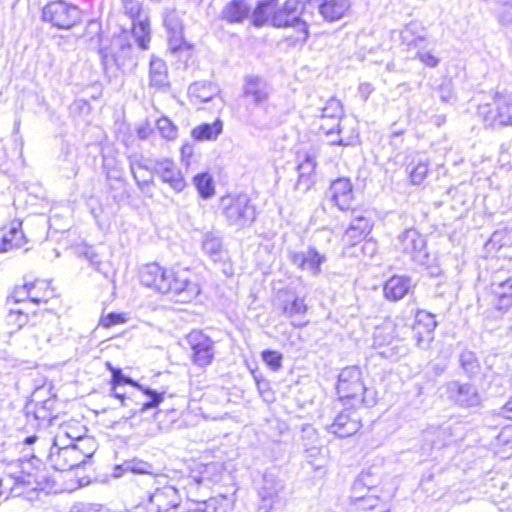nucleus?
I'll return each mask as SVG.
<instances>
[{
  "label": "nucleus",
  "instance_id": "8fccbe9b",
  "mask_svg": "<svg viewBox=\"0 0 512 512\" xmlns=\"http://www.w3.org/2000/svg\"><path fill=\"white\" fill-rule=\"evenodd\" d=\"M374 485L375 482L371 479V473L369 471L362 472L353 484L352 493H361L365 488H367L368 493H370Z\"/></svg>",
  "mask_w": 512,
  "mask_h": 512
},
{
  "label": "nucleus",
  "instance_id": "5fc2aeb1",
  "mask_svg": "<svg viewBox=\"0 0 512 512\" xmlns=\"http://www.w3.org/2000/svg\"><path fill=\"white\" fill-rule=\"evenodd\" d=\"M505 271H498L492 278L491 291L492 293H501L500 287L506 283V281H512V277L506 275Z\"/></svg>",
  "mask_w": 512,
  "mask_h": 512
},
{
  "label": "nucleus",
  "instance_id": "9b49d317",
  "mask_svg": "<svg viewBox=\"0 0 512 512\" xmlns=\"http://www.w3.org/2000/svg\"><path fill=\"white\" fill-rule=\"evenodd\" d=\"M479 115L487 126H512V95L496 94L493 104L479 108Z\"/></svg>",
  "mask_w": 512,
  "mask_h": 512
},
{
  "label": "nucleus",
  "instance_id": "2f4dec72",
  "mask_svg": "<svg viewBox=\"0 0 512 512\" xmlns=\"http://www.w3.org/2000/svg\"><path fill=\"white\" fill-rule=\"evenodd\" d=\"M348 0H324L319 6V12L324 19L333 22L340 19L349 9Z\"/></svg>",
  "mask_w": 512,
  "mask_h": 512
},
{
  "label": "nucleus",
  "instance_id": "e433bc0d",
  "mask_svg": "<svg viewBox=\"0 0 512 512\" xmlns=\"http://www.w3.org/2000/svg\"><path fill=\"white\" fill-rule=\"evenodd\" d=\"M38 344L50 343L58 336V321L52 318L41 323L40 327L33 334Z\"/></svg>",
  "mask_w": 512,
  "mask_h": 512
},
{
  "label": "nucleus",
  "instance_id": "f3484780",
  "mask_svg": "<svg viewBox=\"0 0 512 512\" xmlns=\"http://www.w3.org/2000/svg\"><path fill=\"white\" fill-rule=\"evenodd\" d=\"M445 387L448 399L461 407H475L481 402L480 394L472 384L450 381Z\"/></svg>",
  "mask_w": 512,
  "mask_h": 512
},
{
  "label": "nucleus",
  "instance_id": "0eeeda50",
  "mask_svg": "<svg viewBox=\"0 0 512 512\" xmlns=\"http://www.w3.org/2000/svg\"><path fill=\"white\" fill-rule=\"evenodd\" d=\"M336 389L340 400H352L354 406L370 404L365 398L368 390L362 382L361 370L356 366L346 367L340 372Z\"/></svg>",
  "mask_w": 512,
  "mask_h": 512
},
{
  "label": "nucleus",
  "instance_id": "4be33fe9",
  "mask_svg": "<svg viewBox=\"0 0 512 512\" xmlns=\"http://www.w3.org/2000/svg\"><path fill=\"white\" fill-rule=\"evenodd\" d=\"M164 25L168 32V45L172 52H177L187 43L183 37V23L179 13L175 10L167 11L164 16Z\"/></svg>",
  "mask_w": 512,
  "mask_h": 512
},
{
  "label": "nucleus",
  "instance_id": "72a5a7b5",
  "mask_svg": "<svg viewBox=\"0 0 512 512\" xmlns=\"http://www.w3.org/2000/svg\"><path fill=\"white\" fill-rule=\"evenodd\" d=\"M223 131V123L217 119L213 123H203L193 128L191 135L197 141H214Z\"/></svg>",
  "mask_w": 512,
  "mask_h": 512
},
{
  "label": "nucleus",
  "instance_id": "f704fd0d",
  "mask_svg": "<svg viewBox=\"0 0 512 512\" xmlns=\"http://www.w3.org/2000/svg\"><path fill=\"white\" fill-rule=\"evenodd\" d=\"M283 488L282 483L272 473L263 475L262 485L259 488V496L263 503H272L279 491Z\"/></svg>",
  "mask_w": 512,
  "mask_h": 512
},
{
  "label": "nucleus",
  "instance_id": "6e6552de",
  "mask_svg": "<svg viewBox=\"0 0 512 512\" xmlns=\"http://www.w3.org/2000/svg\"><path fill=\"white\" fill-rule=\"evenodd\" d=\"M398 326L391 322H384L375 328L373 334L374 346L387 348L380 352V355L391 360H397L407 353L406 346L398 339Z\"/></svg>",
  "mask_w": 512,
  "mask_h": 512
},
{
  "label": "nucleus",
  "instance_id": "ddd939ff",
  "mask_svg": "<svg viewBox=\"0 0 512 512\" xmlns=\"http://www.w3.org/2000/svg\"><path fill=\"white\" fill-rule=\"evenodd\" d=\"M55 296V291L51 287L50 282L46 280H36L33 283H25L21 287L15 288L9 301L14 303H30L40 304L47 303L49 299Z\"/></svg>",
  "mask_w": 512,
  "mask_h": 512
},
{
  "label": "nucleus",
  "instance_id": "79ce46f5",
  "mask_svg": "<svg viewBox=\"0 0 512 512\" xmlns=\"http://www.w3.org/2000/svg\"><path fill=\"white\" fill-rule=\"evenodd\" d=\"M501 293H492L495 297V306L499 310H505L512 305V281H506L500 287Z\"/></svg>",
  "mask_w": 512,
  "mask_h": 512
},
{
  "label": "nucleus",
  "instance_id": "0e129e2a",
  "mask_svg": "<svg viewBox=\"0 0 512 512\" xmlns=\"http://www.w3.org/2000/svg\"><path fill=\"white\" fill-rule=\"evenodd\" d=\"M500 415L506 419L512 420V398L501 408Z\"/></svg>",
  "mask_w": 512,
  "mask_h": 512
},
{
  "label": "nucleus",
  "instance_id": "473e14b6",
  "mask_svg": "<svg viewBox=\"0 0 512 512\" xmlns=\"http://www.w3.org/2000/svg\"><path fill=\"white\" fill-rule=\"evenodd\" d=\"M202 249L214 262L221 261L226 256V251L223 248L222 239L210 232H207L203 235Z\"/></svg>",
  "mask_w": 512,
  "mask_h": 512
},
{
  "label": "nucleus",
  "instance_id": "603ef678",
  "mask_svg": "<svg viewBox=\"0 0 512 512\" xmlns=\"http://www.w3.org/2000/svg\"><path fill=\"white\" fill-rule=\"evenodd\" d=\"M437 439L433 440V445L436 447H443L452 442V427L442 426L436 431Z\"/></svg>",
  "mask_w": 512,
  "mask_h": 512
},
{
  "label": "nucleus",
  "instance_id": "052dcab7",
  "mask_svg": "<svg viewBox=\"0 0 512 512\" xmlns=\"http://www.w3.org/2000/svg\"><path fill=\"white\" fill-rule=\"evenodd\" d=\"M498 440L505 444L512 446V429L505 427L498 435Z\"/></svg>",
  "mask_w": 512,
  "mask_h": 512
},
{
  "label": "nucleus",
  "instance_id": "412c9836",
  "mask_svg": "<svg viewBox=\"0 0 512 512\" xmlns=\"http://www.w3.org/2000/svg\"><path fill=\"white\" fill-rule=\"evenodd\" d=\"M299 163L297 165L298 179L295 183V189L301 193L308 192L315 184L316 174L315 169L317 166L316 159L313 155L305 154L301 159L298 156Z\"/></svg>",
  "mask_w": 512,
  "mask_h": 512
},
{
  "label": "nucleus",
  "instance_id": "49530a36",
  "mask_svg": "<svg viewBox=\"0 0 512 512\" xmlns=\"http://www.w3.org/2000/svg\"><path fill=\"white\" fill-rule=\"evenodd\" d=\"M124 470L135 474H154V466L146 461L134 459L124 464Z\"/></svg>",
  "mask_w": 512,
  "mask_h": 512
},
{
  "label": "nucleus",
  "instance_id": "ea45409f",
  "mask_svg": "<svg viewBox=\"0 0 512 512\" xmlns=\"http://www.w3.org/2000/svg\"><path fill=\"white\" fill-rule=\"evenodd\" d=\"M437 326L435 316L427 311H418L415 316L414 329H422L424 332L433 333Z\"/></svg>",
  "mask_w": 512,
  "mask_h": 512
},
{
  "label": "nucleus",
  "instance_id": "7ed1b4c3",
  "mask_svg": "<svg viewBox=\"0 0 512 512\" xmlns=\"http://www.w3.org/2000/svg\"><path fill=\"white\" fill-rule=\"evenodd\" d=\"M97 444L93 438L80 437L75 443L58 447L56 442L50 447L48 461L56 471H70L86 463L95 453Z\"/></svg>",
  "mask_w": 512,
  "mask_h": 512
},
{
  "label": "nucleus",
  "instance_id": "a878e982",
  "mask_svg": "<svg viewBox=\"0 0 512 512\" xmlns=\"http://www.w3.org/2000/svg\"><path fill=\"white\" fill-rule=\"evenodd\" d=\"M372 224L364 216H356L346 229L343 235V241L348 245H355L361 242L371 231Z\"/></svg>",
  "mask_w": 512,
  "mask_h": 512
},
{
  "label": "nucleus",
  "instance_id": "f8f14e48",
  "mask_svg": "<svg viewBox=\"0 0 512 512\" xmlns=\"http://www.w3.org/2000/svg\"><path fill=\"white\" fill-rule=\"evenodd\" d=\"M123 9L132 21V34L138 46L148 49L151 33L148 13L138 0H123Z\"/></svg>",
  "mask_w": 512,
  "mask_h": 512
},
{
  "label": "nucleus",
  "instance_id": "13d9d810",
  "mask_svg": "<svg viewBox=\"0 0 512 512\" xmlns=\"http://www.w3.org/2000/svg\"><path fill=\"white\" fill-rule=\"evenodd\" d=\"M320 129L327 136H334V134H340L341 133L340 127L337 128V126L335 125V122H331V121H322L320 123Z\"/></svg>",
  "mask_w": 512,
  "mask_h": 512
},
{
  "label": "nucleus",
  "instance_id": "09e8293b",
  "mask_svg": "<svg viewBox=\"0 0 512 512\" xmlns=\"http://www.w3.org/2000/svg\"><path fill=\"white\" fill-rule=\"evenodd\" d=\"M429 171V165L427 161L418 162L409 172L410 181L414 185L421 184L426 178Z\"/></svg>",
  "mask_w": 512,
  "mask_h": 512
},
{
  "label": "nucleus",
  "instance_id": "680f3d73",
  "mask_svg": "<svg viewBox=\"0 0 512 512\" xmlns=\"http://www.w3.org/2000/svg\"><path fill=\"white\" fill-rule=\"evenodd\" d=\"M116 389H117L116 386H112L113 396L121 401L122 406L130 407V402H133L132 397H130V396L126 397L125 394L117 392Z\"/></svg>",
  "mask_w": 512,
  "mask_h": 512
},
{
  "label": "nucleus",
  "instance_id": "e2e57ef3",
  "mask_svg": "<svg viewBox=\"0 0 512 512\" xmlns=\"http://www.w3.org/2000/svg\"><path fill=\"white\" fill-rule=\"evenodd\" d=\"M70 512H111L108 509L97 506L74 507Z\"/></svg>",
  "mask_w": 512,
  "mask_h": 512
},
{
  "label": "nucleus",
  "instance_id": "338daca9",
  "mask_svg": "<svg viewBox=\"0 0 512 512\" xmlns=\"http://www.w3.org/2000/svg\"><path fill=\"white\" fill-rule=\"evenodd\" d=\"M194 149L191 144H184L181 147V155L183 158H190L193 155Z\"/></svg>",
  "mask_w": 512,
  "mask_h": 512
},
{
  "label": "nucleus",
  "instance_id": "aec40b11",
  "mask_svg": "<svg viewBox=\"0 0 512 512\" xmlns=\"http://www.w3.org/2000/svg\"><path fill=\"white\" fill-rule=\"evenodd\" d=\"M361 428L360 415L356 409L340 412L329 425L328 430L340 438L350 437Z\"/></svg>",
  "mask_w": 512,
  "mask_h": 512
},
{
  "label": "nucleus",
  "instance_id": "2eb2a0df",
  "mask_svg": "<svg viewBox=\"0 0 512 512\" xmlns=\"http://www.w3.org/2000/svg\"><path fill=\"white\" fill-rule=\"evenodd\" d=\"M192 349L193 363L199 367L211 364L214 358V342L201 331L194 330L187 336Z\"/></svg>",
  "mask_w": 512,
  "mask_h": 512
},
{
  "label": "nucleus",
  "instance_id": "b1692460",
  "mask_svg": "<svg viewBox=\"0 0 512 512\" xmlns=\"http://www.w3.org/2000/svg\"><path fill=\"white\" fill-rule=\"evenodd\" d=\"M382 508L385 509V512H389L388 504L377 495L371 493H352L349 512H361L362 510L368 512H380Z\"/></svg>",
  "mask_w": 512,
  "mask_h": 512
},
{
  "label": "nucleus",
  "instance_id": "c85d7f7f",
  "mask_svg": "<svg viewBox=\"0 0 512 512\" xmlns=\"http://www.w3.org/2000/svg\"><path fill=\"white\" fill-rule=\"evenodd\" d=\"M191 100L197 104L206 103L213 100L219 93V89L211 82H195L188 89Z\"/></svg>",
  "mask_w": 512,
  "mask_h": 512
},
{
  "label": "nucleus",
  "instance_id": "c756f323",
  "mask_svg": "<svg viewBox=\"0 0 512 512\" xmlns=\"http://www.w3.org/2000/svg\"><path fill=\"white\" fill-rule=\"evenodd\" d=\"M278 0H261L252 12V23L256 27L271 24V17L277 12Z\"/></svg>",
  "mask_w": 512,
  "mask_h": 512
},
{
  "label": "nucleus",
  "instance_id": "c9c22d12",
  "mask_svg": "<svg viewBox=\"0 0 512 512\" xmlns=\"http://www.w3.org/2000/svg\"><path fill=\"white\" fill-rule=\"evenodd\" d=\"M344 111L340 100L336 98H330L324 107L321 108L320 118L321 121L335 122L337 128H339V121L343 116Z\"/></svg>",
  "mask_w": 512,
  "mask_h": 512
},
{
  "label": "nucleus",
  "instance_id": "bf43d9fd",
  "mask_svg": "<svg viewBox=\"0 0 512 512\" xmlns=\"http://www.w3.org/2000/svg\"><path fill=\"white\" fill-rule=\"evenodd\" d=\"M374 91V87L370 83H361L358 87V93L360 97L366 101Z\"/></svg>",
  "mask_w": 512,
  "mask_h": 512
},
{
  "label": "nucleus",
  "instance_id": "58836bf2",
  "mask_svg": "<svg viewBox=\"0 0 512 512\" xmlns=\"http://www.w3.org/2000/svg\"><path fill=\"white\" fill-rule=\"evenodd\" d=\"M459 362L464 373L472 378L480 372V363L473 351L464 350L459 356Z\"/></svg>",
  "mask_w": 512,
  "mask_h": 512
},
{
  "label": "nucleus",
  "instance_id": "a18cd8bd",
  "mask_svg": "<svg viewBox=\"0 0 512 512\" xmlns=\"http://www.w3.org/2000/svg\"><path fill=\"white\" fill-rule=\"evenodd\" d=\"M156 125L163 138L173 140L177 137L178 129L169 118L161 117L157 120Z\"/></svg>",
  "mask_w": 512,
  "mask_h": 512
},
{
  "label": "nucleus",
  "instance_id": "3c124183",
  "mask_svg": "<svg viewBox=\"0 0 512 512\" xmlns=\"http://www.w3.org/2000/svg\"><path fill=\"white\" fill-rule=\"evenodd\" d=\"M282 354L273 350H264L262 352L263 361L273 371H278L282 366Z\"/></svg>",
  "mask_w": 512,
  "mask_h": 512
},
{
  "label": "nucleus",
  "instance_id": "37998d69",
  "mask_svg": "<svg viewBox=\"0 0 512 512\" xmlns=\"http://www.w3.org/2000/svg\"><path fill=\"white\" fill-rule=\"evenodd\" d=\"M307 309L305 299L299 297H296L291 302H286L282 308L284 316L289 318L304 315Z\"/></svg>",
  "mask_w": 512,
  "mask_h": 512
},
{
  "label": "nucleus",
  "instance_id": "f03ea898",
  "mask_svg": "<svg viewBox=\"0 0 512 512\" xmlns=\"http://www.w3.org/2000/svg\"><path fill=\"white\" fill-rule=\"evenodd\" d=\"M142 169L151 170L152 173L159 176L164 183H167L177 193L181 192L186 186V182L180 169L170 159L165 158L157 160L151 168L142 164L138 160H131L130 170L138 188L142 193L150 197L153 195L154 181L152 177L145 178L144 176L139 175L138 171Z\"/></svg>",
  "mask_w": 512,
  "mask_h": 512
},
{
  "label": "nucleus",
  "instance_id": "7c9ffc66",
  "mask_svg": "<svg viewBox=\"0 0 512 512\" xmlns=\"http://www.w3.org/2000/svg\"><path fill=\"white\" fill-rule=\"evenodd\" d=\"M150 86L162 89L169 86L166 63L158 57H152L149 65Z\"/></svg>",
  "mask_w": 512,
  "mask_h": 512
},
{
  "label": "nucleus",
  "instance_id": "4468645a",
  "mask_svg": "<svg viewBox=\"0 0 512 512\" xmlns=\"http://www.w3.org/2000/svg\"><path fill=\"white\" fill-rule=\"evenodd\" d=\"M396 248L408 255L414 262L425 264L428 259L426 240L416 229L409 228L400 233Z\"/></svg>",
  "mask_w": 512,
  "mask_h": 512
},
{
  "label": "nucleus",
  "instance_id": "4d7b16f0",
  "mask_svg": "<svg viewBox=\"0 0 512 512\" xmlns=\"http://www.w3.org/2000/svg\"><path fill=\"white\" fill-rule=\"evenodd\" d=\"M415 58L430 68H435L439 64V59L436 56L430 52H423L421 49L417 50Z\"/></svg>",
  "mask_w": 512,
  "mask_h": 512
},
{
  "label": "nucleus",
  "instance_id": "f257e3e1",
  "mask_svg": "<svg viewBox=\"0 0 512 512\" xmlns=\"http://www.w3.org/2000/svg\"><path fill=\"white\" fill-rule=\"evenodd\" d=\"M140 281L160 293L170 294L175 301L181 303L192 301L200 293L198 284L190 280L187 270H167L156 263L141 269Z\"/></svg>",
  "mask_w": 512,
  "mask_h": 512
},
{
  "label": "nucleus",
  "instance_id": "20e7f679",
  "mask_svg": "<svg viewBox=\"0 0 512 512\" xmlns=\"http://www.w3.org/2000/svg\"><path fill=\"white\" fill-rule=\"evenodd\" d=\"M219 210L229 226L238 230L250 227L257 218L256 206L247 194H228L222 196Z\"/></svg>",
  "mask_w": 512,
  "mask_h": 512
},
{
  "label": "nucleus",
  "instance_id": "39448f33",
  "mask_svg": "<svg viewBox=\"0 0 512 512\" xmlns=\"http://www.w3.org/2000/svg\"><path fill=\"white\" fill-rule=\"evenodd\" d=\"M304 4L299 0H286L283 5L278 6L277 12L271 17V25L277 28L292 27L295 30L293 35L287 39L293 44H304L308 37L307 23L301 18Z\"/></svg>",
  "mask_w": 512,
  "mask_h": 512
},
{
  "label": "nucleus",
  "instance_id": "864d4df0",
  "mask_svg": "<svg viewBox=\"0 0 512 512\" xmlns=\"http://www.w3.org/2000/svg\"><path fill=\"white\" fill-rule=\"evenodd\" d=\"M124 322H126V317L124 314L120 313H109L106 316H102L100 319V325L105 328H109Z\"/></svg>",
  "mask_w": 512,
  "mask_h": 512
},
{
  "label": "nucleus",
  "instance_id": "a211bd4d",
  "mask_svg": "<svg viewBox=\"0 0 512 512\" xmlns=\"http://www.w3.org/2000/svg\"><path fill=\"white\" fill-rule=\"evenodd\" d=\"M243 96L256 106L265 104L272 92L271 85L262 77L249 75L244 78Z\"/></svg>",
  "mask_w": 512,
  "mask_h": 512
},
{
  "label": "nucleus",
  "instance_id": "c03bdc74",
  "mask_svg": "<svg viewBox=\"0 0 512 512\" xmlns=\"http://www.w3.org/2000/svg\"><path fill=\"white\" fill-rule=\"evenodd\" d=\"M210 480L205 476V472L198 475H192L187 478L186 489L190 496H195V492L201 488H209Z\"/></svg>",
  "mask_w": 512,
  "mask_h": 512
},
{
  "label": "nucleus",
  "instance_id": "69168bd1",
  "mask_svg": "<svg viewBox=\"0 0 512 512\" xmlns=\"http://www.w3.org/2000/svg\"><path fill=\"white\" fill-rule=\"evenodd\" d=\"M351 143L352 141L350 139H344L340 137V134H337V137H333V139L330 140V144L332 145L348 146Z\"/></svg>",
  "mask_w": 512,
  "mask_h": 512
},
{
  "label": "nucleus",
  "instance_id": "de8ad7c7",
  "mask_svg": "<svg viewBox=\"0 0 512 512\" xmlns=\"http://www.w3.org/2000/svg\"><path fill=\"white\" fill-rule=\"evenodd\" d=\"M28 321L27 309H13L11 308L7 315V322L9 325L16 326L18 329L22 328Z\"/></svg>",
  "mask_w": 512,
  "mask_h": 512
},
{
  "label": "nucleus",
  "instance_id": "bb28decb",
  "mask_svg": "<svg viewBox=\"0 0 512 512\" xmlns=\"http://www.w3.org/2000/svg\"><path fill=\"white\" fill-rule=\"evenodd\" d=\"M411 288V278L395 275L386 281L383 292L386 299L398 301L407 295Z\"/></svg>",
  "mask_w": 512,
  "mask_h": 512
},
{
  "label": "nucleus",
  "instance_id": "393cba45",
  "mask_svg": "<svg viewBox=\"0 0 512 512\" xmlns=\"http://www.w3.org/2000/svg\"><path fill=\"white\" fill-rule=\"evenodd\" d=\"M400 39L407 50L423 49L426 43L425 28L420 23L411 21L401 31Z\"/></svg>",
  "mask_w": 512,
  "mask_h": 512
},
{
  "label": "nucleus",
  "instance_id": "a19ab883",
  "mask_svg": "<svg viewBox=\"0 0 512 512\" xmlns=\"http://www.w3.org/2000/svg\"><path fill=\"white\" fill-rule=\"evenodd\" d=\"M194 184L202 198L208 199L214 194V185L211 176L207 173L198 174L194 177Z\"/></svg>",
  "mask_w": 512,
  "mask_h": 512
},
{
  "label": "nucleus",
  "instance_id": "423d86ee",
  "mask_svg": "<svg viewBox=\"0 0 512 512\" xmlns=\"http://www.w3.org/2000/svg\"><path fill=\"white\" fill-rule=\"evenodd\" d=\"M154 483L156 487L148 496L149 512H172L177 509L182 497L175 486L168 484L167 476L155 475Z\"/></svg>",
  "mask_w": 512,
  "mask_h": 512
},
{
  "label": "nucleus",
  "instance_id": "dca6fc26",
  "mask_svg": "<svg viewBox=\"0 0 512 512\" xmlns=\"http://www.w3.org/2000/svg\"><path fill=\"white\" fill-rule=\"evenodd\" d=\"M132 46L124 36L114 37L109 48L100 50L105 69L116 66L121 68L125 60L131 56Z\"/></svg>",
  "mask_w": 512,
  "mask_h": 512
},
{
  "label": "nucleus",
  "instance_id": "4c0bfd02",
  "mask_svg": "<svg viewBox=\"0 0 512 512\" xmlns=\"http://www.w3.org/2000/svg\"><path fill=\"white\" fill-rule=\"evenodd\" d=\"M24 244V234L22 230L13 227L2 237L0 251L7 252L15 248H20Z\"/></svg>",
  "mask_w": 512,
  "mask_h": 512
},
{
  "label": "nucleus",
  "instance_id": "5701e85b",
  "mask_svg": "<svg viewBox=\"0 0 512 512\" xmlns=\"http://www.w3.org/2000/svg\"><path fill=\"white\" fill-rule=\"evenodd\" d=\"M330 197L335 205L342 211L351 208L353 201L352 184L348 178H338L330 185Z\"/></svg>",
  "mask_w": 512,
  "mask_h": 512
},
{
  "label": "nucleus",
  "instance_id": "6e6d98bb",
  "mask_svg": "<svg viewBox=\"0 0 512 512\" xmlns=\"http://www.w3.org/2000/svg\"><path fill=\"white\" fill-rule=\"evenodd\" d=\"M414 338L416 340V344L420 348L427 347L430 342L433 340V333L424 332L422 329H414L412 328Z\"/></svg>",
  "mask_w": 512,
  "mask_h": 512
},
{
  "label": "nucleus",
  "instance_id": "774afa93",
  "mask_svg": "<svg viewBox=\"0 0 512 512\" xmlns=\"http://www.w3.org/2000/svg\"><path fill=\"white\" fill-rule=\"evenodd\" d=\"M306 449V453H307V457H314L316 456L319 452H320V449L318 446H314L312 445L311 447H307V444H304Z\"/></svg>",
  "mask_w": 512,
  "mask_h": 512
},
{
  "label": "nucleus",
  "instance_id": "6ab92c4d",
  "mask_svg": "<svg viewBox=\"0 0 512 512\" xmlns=\"http://www.w3.org/2000/svg\"><path fill=\"white\" fill-rule=\"evenodd\" d=\"M289 260L302 271H307L312 276H318L321 273V265L326 261V256L314 247H309L306 251H290Z\"/></svg>",
  "mask_w": 512,
  "mask_h": 512
},
{
  "label": "nucleus",
  "instance_id": "9d476101",
  "mask_svg": "<svg viewBox=\"0 0 512 512\" xmlns=\"http://www.w3.org/2000/svg\"><path fill=\"white\" fill-rule=\"evenodd\" d=\"M107 366L112 373V386L118 387L128 384L136 387L143 396L147 397L145 401L136 402L135 405L131 407V415L128 418L136 414H143L149 409L156 408L163 401L164 392L159 393L155 390L144 388L133 379L125 376L121 369L113 368L110 363H107Z\"/></svg>",
  "mask_w": 512,
  "mask_h": 512
},
{
  "label": "nucleus",
  "instance_id": "cd10ccee",
  "mask_svg": "<svg viewBox=\"0 0 512 512\" xmlns=\"http://www.w3.org/2000/svg\"><path fill=\"white\" fill-rule=\"evenodd\" d=\"M251 9L248 0H232L225 6L222 14L228 22L240 23L250 15Z\"/></svg>",
  "mask_w": 512,
  "mask_h": 512
},
{
  "label": "nucleus",
  "instance_id": "1a4fd4ad",
  "mask_svg": "<svg viewBox=\"0 0 512 512\" xmlns=\"http://www.w3.org/2000/svg\"><path fill=\"white\" fill-rule=\"evenodd\" d=\"M42 18L58 29H70L80 21L81 12L65 1H51L43 8Z\"/></svg>",
  "mask_w": 512,
  "mask_h": 512
}]
</instances>
